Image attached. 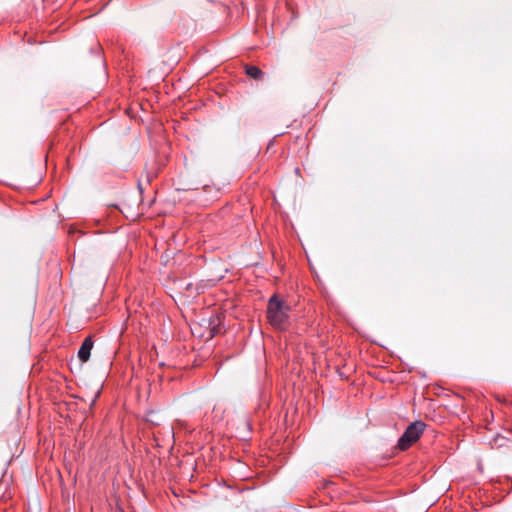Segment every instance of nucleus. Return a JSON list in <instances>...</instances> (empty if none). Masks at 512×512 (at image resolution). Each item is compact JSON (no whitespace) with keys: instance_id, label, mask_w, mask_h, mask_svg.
Here are the masks:
<instances>
[{"instance_id":"nucleus-1","label":"nucleus","mask_w":512,"mask_h":512,"mask_svg":"<svg viewBox=\"0 0 512 512\" xmlns=\"http://www.w3.org/2000/svg\"><path fill=\"white\" fill-rule=\"evenodd\" d=\"M290 305L277 294L270 297L267 304L268 322L278 330H286L289 326Z\"/></svg>"},{"instance_id":"nucleus-2","label":"nucleus","mask_w":512,"mask_h":512,"mask_svg":"<svg viewBox=\"0 0 512 512\" xmlns=\"http://www.w3.org/2000/svg\"><path fill=\"white\" fill-rule=\"evenodd\" d=\"M425 427L426 424L421 420L412 422L398 439L397 448L401 451L407 450L417 440H419L425 430Z\"/></svg>"},{"instance_id":"nucleus-3","label":"nucleus","mask_w":512,"mask_h":512,"mask_svg":"<svg viewBox=\"0 0 512 512\" xmlns=\"http://www.w3.org/2000/svg\"><path fill=\"white\" fill-rule=\"evenodd\" d=\"M93 345H94V343H93L91 336H88L82 342V344L78 350V358L82 362H87L89 360Z\"/></svg>"},{"instance_id":"nucleus-4","label":"nucleus","mask_w":512,"mask_h":512,"mask_svg":"<svg viewBox=\"0 0 512 512\" xmlns=\"http://www.w3.org/2000/svg\"><path fill=\"white\" fill-rule=\"evenodd\" d=\"M245 71L247 76L256 80L261 79L263 76V72L261 71V69L256 66H246Z\"/></svg>"},{"instance_id":"nucleus-5","label":"nucleus","mask_w":512,"mask_h":512,"mask_svg":"<svg viewBox=\"0 0 512 512\" xmlns=\"http://www.w3.org/2000/svg\"><path fill=\"white\" fill-rule=\"evenodd\" d=\"M214 284H215V283H214V281H212V280H208V281H206L204 284H202L200 288L203 290V289H205V288H207V287H211V286H213Z\"/></svg>"}]
</instances>
